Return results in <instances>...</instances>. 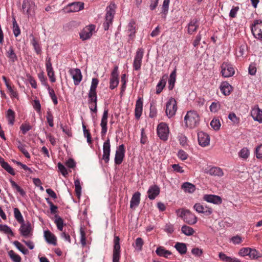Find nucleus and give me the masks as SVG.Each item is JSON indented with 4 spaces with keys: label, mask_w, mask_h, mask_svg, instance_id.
I'll return each instance as SVG.
<instances>
[{
    "label": "nucleus",
    "mask_w": 262,
    "mask_h": 262,
    "mask_svg": "<svg viewBox=\"0 0 262 262\" xmlns=\"http://www.w3.org/2000/svg\"><path fill=\"white\" fill-rule=\"evenodd\" d=\"M178 157L180 159L184 161L188 158V155L184 150L181 149L178 152Z\"/></svg>",
    "instance_id": "69168bd1"
},
{
    "label": "nucleus",
    "mask_w": 262,
    "mask_h": 262,
    "mask_svg": "<svg viewBox=\"0 0 262 262\" xmlns=\"http://www.w3.org/2000/svg\"><path fill=\"white\" fill-rule=\"evenodd\" d=\"M249 150L246 147L242 148L238 152L239 157L244 159H247L249 157Z\"/></svg>",
    "instance_id": "09e8293b"
},
{
    "label": "nucleus",
    "mask_w": 262,
    "mask_h": 262,
    "mask_svg": "<svg viewBox=\"0 0 262 262\" xmlns=\"http://www.w3.org/2000/svg\"><path fill=\"white\" fill-rule=\"evenodd\" d=\"M95 29V26L93 25L85 27L80 33V39L82 40H85L90 38Z\"/></svg>",
    "instance_id": "9d476101"
},
{
    "label": "nucleus",
    "mask_w": 262,
    "mask_h": 262,
    "mask_svg": "<svg viewBox=\"0 0 262 262\" xmlns=\"http://www.w3.org/2000/svg\"><path fill=\"white\" fill-rule=\"evenodd\" d=\"M108 113V109H105L103 112V116H102L101 121L100 125L102 128L101 132V135L102 137L105 136L106 133L107 132V124Z\"/></svg>",
    "instance_id": "f3484780"
},
{
    "label": "nucleus",
    "mask_w": 262,
    "mask_h": 262,
    "mask_svg": "<svg viewBox=\"0 0 262 262\" xmlns=\"http://www.w3.org/2000/svg\"><path fill=\"white\" fill-rule=\"evenodd\" d=\"M249 257L252 259H257L261 257V254L255 249L250 248Z\"/></svg>",
    "instance_id": "3c124183"
},
{
    "label": "nucleus",
    "mask_w": 262,
    "mask_h": 262,
    "mask_svg": "<svg viewBox=\"0 0 262 262\" xmlns=\"http://www.w3.org/2000/svg\"><path fill=\"white\" fill-rule=\"evenodd\" d=\"M184 121L187 127L190 128H193L199 125L200 118L196 112L190 111L187 112L185 116Z\"/></svg>",
    "instance_id": "f257e3e1"
},
{
    "label": "nucleus",
    "mask_w": 262,
    "mask_h": 262,
    "mask_svg": "<svg viewBox=\"0 0 262 262\" xmlns=\"http://www.w3.org/2000/svg\"><path fill=\"white\" fill-rule=\"evenodd\" d=\"M143 99L142 98H139L136 102L135 115L136 118L138 119L140 118L143 111Z\"/></svg>",
    "instance_id": "4be33fe9"
},
{
    "label": "nucleus",
    "mask_w": 262,
    "mask_h": 262,
    "mask_svg": "<svg viewBox=\"0 0 262 262\" xmlns=\"http://www.w3.org/2000/svg\"><path fill=\"white\" fill-rule=\"evenodd\" d=\"M182 188L188 193H193L195 190V186L189 182H185L182 185Z\"/></svg>",
    "instance_id": "c9c22d12"
},
{
    "label": "nucleus",
    "mask_w": 262,
    "mask_h": 262,
    "mask_svg": "<svg viewBox=\"0 0 262 262\" xmlns=\"http://www.w3.org/2000/svg\"><path fill=\"white\" fill-rule=\"evenodd\" d=\"M32 126L28 123H23L20 126V129L24 135H25L27 132L31 129Z\"/></svg>",
    "instance_id": "bf43d9fd"
},
{
    "label": "nucleus",
    "mask_w": 262,
    "mask_h": 262,
    "mask_svg": "<svg viewBox=\"0 0 262 262\" xmlns=\"http://www.w3.org/2000/svg\"><path fill=\"white\" fill-rule=\"evenodd\" d=\"M32 45L34 47V49L37 54H40L41 52V50L39 44L37 42V41L33 39L32 41Z\"/></svg>",
    "instance_id": "0e129e2a"
},
{
    "label": "nucleus",
    "mask_w": 262,
    "mask_h": 262,
    "mask_svg": "<svg viewBox=\"0 0 262 262\" xmlns=\"http://www.w3.org/2000/svg\"><path fill=\"white\" fill-rule=\"evenodd\" d=\"M184 222L189 225H193L197 222V217L188 210L184 220Z\"/></svg>",
    "instance_id": "cd10ccee"
},
{
    "label": "nucleus",
    "mask_w": 262,
    "mask_h": 262,
    "mask_svg": "<svg viewBox=\"0 0 262 262\" xmlns=\"http://www.w3.org/2000/svg\"><path fill=\"white\" fill-rule=\"evenodd\" d=\"M177 108V101L174 98H170L166 105L165 113L168 118H171L175 115Z\"/></svg>",
    "instance_id": "20e7f679"
},
{
    "label": "nucleus",
    "mask_w": 262,
    "mask_h": 262,
    "mask_svg": "<svg viewBox=\"0 0 262 262\" xmlns=\"http://www.w3.org/2000/svg\"><path fill=\"white\" fill-rule=\"evenodd\" d=\"M234 69L231 64L228 62H223L221 66V73L225 77H229L234 74Z\"/></svg>",
    "instance_id": "1a4fd4ad"
},
{
    "label": "nucleus",
    "mask_w": 262,
    "mask_h": 262,
    "mask_svg": "<svg viewBox=\"0 0 262 262\" xmlns=\"http://www.w3.org/2000/svg\"><path fill=\"white\" fill-rule=\"evenodd\" d=\"M44 236L47 243L54 246L57 245V239L56 236L49 230H47L44 232Z\"/></svg>",
    "instance_id": "a878e982"
},
{
    "label": "nucleus",
    "mask_w": 262,
    "mask_h": 262,
    "mask_svg": "<svg viewBox=\"0 0 262 262\" xmlns=\"http://www.w3.org/2000/svg\"><path fill=\"white\" fill-rule=\"evenodd\" d=\"M33 5V3L30 0H24L22 5L23 12L29 14V11Z\"/></svg>",
    "instance_id": "ea45409f"
},
{
    "label": "nucleus",
    "mask_w": 262,
    "mask_h": 262,
    "mask_svg": "<svg viewBox=\"0 0 262 262\" xmlns=\"http://www.w3.org/2000/svg\"><path fill=\"white\" fill-rule=\"evenodd\" d=\"M203 200L216 205H220L222 203V200L220 196L213 194H205L203 196Z\"/></svg>",
    "instance_id": "aec40b11"
},
{
    "label": "nucleus",
    "mask_w": 262,
    "mask_h": 262,
    "mask_svg": "<svg viewBox=\"0 0 262 262\" xmlns=\"http://www.w3.org/2000/svg\"><path fill=\"white\" fill-rule=\"evenodd\" d=\"M144 50L142 48L138 49L136 53L133 62V68L134 70L139 71L140 70Z\"/></svg>",
    "instance_id": "423d86ee"
},
{
    "label": "nucleus",
    "mask_w": 262,
    "mask_h": 262,
    "mask_svg": "<svg viewBox=\"0 0 262 262\" xmlns=\"http://www.w3.org/2000/svg\"><path fill=\"white\" fill-rule=\"evenodd\" d=\"M126 75L125 74H122L121 77V82L122 83V85L121 87V91H120V95H122L123 93L124 92L125 89H126Z\"/></svg>",
    "instance_id": "4d7b16f0"
},
{
    "label": "nucleus",
    "mask_w": 262,
    "mask_h": 262,
    "mask_svg": "<svg viewBox=\"0 0 262 262\" xmlns=\"http://www.w3.org/2000/svg\"><path fill=\"white\" fill-rule=\"evenodd\" d=\"M255 154L257 159H262V144L258 145L255 148Z\"/></svg>",
    "instance_id": "774afa93"
},
{
    "label": "nucleus",
    "mask_w": 262,
    "mask_h": 262,
    "mask_svg": "<svg viewBox=\"0 0 262 262\" xmlns=\"http://www.w3.org/2000/svg\"><path fill=\"white\" fill-rule=\"evenodd\" d=\"M198 140L200 145L202 147L208 146L210 143V137L206 133L201 131L198 133Z\"/></svg>",
    "instance_id": "ddd939ff"
},
{
    "label": "nucleus",
    "mask_w": 262,
    "mask_h": 262,
    "mask_svg": "<svg viewBox=\"0 0 262 262\" xmlns=\"http://www.w3.org/2000/svg\"><path fill=\"white\" fill-rule=\"evenodd\" d=\"M10 182L11 183L12 187L15 189L17 192H19V194L24 196L26 195L25 191L19 186H18L13 180H10Z\"/></svg>",
    "instance_id": "a19ab883"
},
{
    "label": "nucleus",
    "mask_w": 262,
    "mask_h": 262,
    "mask_svg": "<svg viewBox=\"0 0 262 262\" xmlns=\"http://www.w3.org/2000/svg\"><path fill=\"white\" fill-rule=\"evenodd\" d=\"M174 248L181 254H184L187 252L186 245L183 243H177L174 246Z\"/></svg>",
    "instance_id": "4c0bfd02"
},
{
    "label": "nucleus",
    "mask_w": 262,
    "mask_h": 262,
    "mask_svg": "<svg viewBox=\"0 0 262 262\" xmlns=\"http://www.w3.org/2000/svg\"><path fill=\"white\" fill-rule=\"evenodd\" d=\"M157 135L163 141H167L168 138L169 129L167 124L164 122L159 123L157 126Z\"/></svg>",
    "instance_id": "7ed1b4c3"
},
{
    "label": "nucleus",
    "mask_w": 262,
    "mask_h": 262,
    "mask_svg": "<svg viewBox=\"0 0 262 262\" xmlns=\"http://www.w3.org/2000/svg\"><path fill=\"white\" fill-rule=\"evenodd\" d=\"M156 252L159 256H163L167 258L168 256L171 254V252L166 250L164 247L160 246L157 248Z\"/></svg>",
    "instance_id": "473e14b6"
},
{
    "label": "nucleus",
    "mask_w": 262,
    "mask_h": 262,
    "mask_svg": "<svg viewBox=\"0 0 262 262\" xmlns=\"http://www.w3.org/2000/svg\"><path fill=\"white\" fill-rule=\"evenodd\" d=\"M6 56L8 58L9 62L11 63H14L18 60L17 56L15 52L14 49L12 46H10L6 49Z\"/></svg>",
    "instance_id": "dca6fc26"
},
{
    "label": "nucleus",
    "mask_w": 262,
    "mask_h": 262,
    "mask_svg": "<svg viewBox=\"0 0 262 262\" xmlns=\"http://www.w3.org/2000/svg\"><path fill=\"white\" fill-rule=\"evenodd\" d=\"M55 223L56 224L57 229L60 231H62L63 228V219L59 215H55Z\"/></svg>",
    "instance_id": "79ce46f5"
},
{
    "label": "nucleus",
    "mask_w": 262,
    "mask_h": 262,
    "mask_svg": "<svg viewBox=\"0 0 262 262\" xmlns=\"http://www.w3.org/2000/svg\"><path fill=\"white\" fill-rule=\"evenodd\" d=\"M88 97H89L88 103H90V102L97 103V93L89 92Z\"/></svg>",
    "instance_id": "680f3d73"
},
{
    "label": "nucleus",
    "mask_w": 262,
    "mask_h": 262,
    "mask_svg": "<svg viewBox=\"0 0 262 262\" xmlns=\"http://www.w3.org/2000/svg\"><path fill=\"white\" fill-rule=\"evenodd\" d=\"M219 257L224 262H242L239 259L235 257L228 256L223 252L219 253Z\"/></svg>",
    "instance_id": "7c9ffc66"
},
{
    "label": "nucleus",
    "mask_w": 262,
    "mask_h": 262,
    "mask_svg": "<svg viewBox=\"0 0 262 262\" xmlns=\"http://www.w3.org/2000/svg\"><path fill=\"white\" fill-rule=\"evenodd\" d=\"M205 172L213 176L222 177L224 174L222 169L218 167H212L208 169H206Z\"/></svg>",
    "instance_id": "393cba45"
},
{
    "label": "nucleus",
    "mask_w": 262,
    "mask_h": 262,
    "mask_svg": "<svg viewBox=\"0 0 262 262\" xmlns=\"http://www.w3.org/2000/svg\"><path fill=\"white\" fill-rule=\"evenodd\" d=\"M99 83L98 79L93 78L92 80L91 85L89 92L96 93V89Z\"/></svg>",
    "instance_id": "8fccbe9b"
},
{
    "label": "nucleus",
    "mask_w": 262,
    "mask_h": 262,
    "mask_svg": "<svg viewBox=\"0 0 262 262\" xmlns=\"http://www.w3.org/2000/svg\"><path fill=\"white\" fill-rule=\"evenodd\" d=\"M135 22L134 21H132L127 26V31L129 36L128 41L129 42L133 41L135 37V34L136 33V27L135 26Z\"/></svg>",
    "instance_id": "c85d7f7f"
},
{
    "label": "nucleus",
    "mask_w": 262,
    "mask_h": 262,
    "mask_svg": "<svg viewBox=\"0 0 262 262\" xmlns=\"http://www.w3.org/2000/svg\"><path fill=\"white\" fill-rule=\"evenodd\" d=\"M220 108V104L219 102H212L209 107L211 112L216 113Z\"/></svg>",
    "instance_id": "e2e57ef3"
},
{
    "label": "nucleus",
    "mask_w": 262,
    "mask_h": 262,
    "mask_svg": "<svg viewBox=\"0 0 262 262\" xmlns=\"http://www.w3.org/2000/svg\"><path fill=\"white\" fill-rule=\"evenodd\" d=\"M13 244L15 245V246L20 251H21L23 254H26L28 253V250L25 248V247L20 244L18 241H15L13 242Z\"/></svg>",
    "instance_id": "603ef678"
},
{
    "label": "nucleus",
    "mask_w": 262,
    "mask_h": 262,
    "mask_svg": "<svg viewBox=\"0 0 262 262\" xmlns=\"http://www.w3.org/2000/svg\"><path fill=\"white\" fill-rule=\"evenodd\" d=\"M0 231L7 234H10L12 236L14 235L11 228L6 225L0 224Z\"/></svg>",
    "instance_id": "5fc2aeb1"
},
{
    "label": "nucleus",
    "mask_w": 262,
    "mask_h": 262,
    "mask_svg": "<svg viewBox=\"0 0 262 262\" xmlns=\"http://www.w3.org/2000/svg\"><path fill=\"white\" fill-rule=\"evenodd\" d=\"M67 7L70 12H78L83 9L84 4L80 2H74L69 4Z\"/></svg>",
    "instance_id": "b1692460"
},
{
    "label": "nucleus",
    "mask_w": 262,
    "mask_h": 262,
    "mask_svg": "<svg viewBox=\"0 0 262 262\" xmlns=\"http://www.w3.org/2000/svg\"><path fill=\"white\" fill-rule=\"evenodd\" d=\"M47 122L51 127L54 126V117L50 110H48L47 112Z\"/></svg>",
    "instance_id": "13d9d810"
},
{
    "label": "nucleus",
    "mask_w": 262,
    "mask_h": 262,
    "mask_svg": "<svg viewBox=\"0 0 262 262\" xmlns=\"http://www.w3.org/2000/svg\"><path fill=\"white\" fill-rule=\"evenodd\" d=\"M141 193L137 191L135 192L132 196L130 202V207L131 208H135L140 204Z\"/></svg>",
    "instance_id": "bb28decb"
},
{
    "label": "nucleus",
    "mask_w": 262,
    "mask_h": 262,
    "mask_svg": "<svg viewBox=\"0 0 262 262\" xmlns=\"http://www.w3.org/2000/svg\"><path fill=\"white\" fill-rule=\"evenodd\" d=\"M251 115L254 120L259 122H262V110L259 108L257 105L252 108Z\"/></svg>",
    "instance_id": "412c9836"
},
{
    "label": "nucleus",
    "mask_w": 262,
    "mask_h": 262,
    "mask_svg": "<svg viewBox=\"0 0 262 262\" xmlns=\"http://www.w3.org/2000/svg\"><path fill=\"white\" fill-rule=\"evenodd\" d=\"M147 193L148 198L153 200L159 194L160 188L156 185H152L149 188Z\"/></svg>",
    "instance_id": "5701e85b"
},
{
    "label": "nucleus",
    "mask_w": 262,
    "mask_h": 262,
    "mask_svg": "<svg viewBox=\"0 0 262 262\" xmlns=\"http://www.w3.org/2000/svg\"><path fill=\"white\" fill-rule=\"evenodd\" d=\"M182 232L187 236H190L193 235L194 233L193 229L189 226L184 225L182 227Z\"/></svg>",
    "instance_id": "37998d69"
},
{
    "label": "nucleus",
    "mask_w": 262,
    "mask_h": 262,
    "mask_svg": "<svg viewBox=\"0 0 262 262\" xmlns=\"http://www.w3.org/2000/svg\"><path fill=\"white\" fill-rule=\"evenodd\" d=\"M47 89L48 90L49 95L51 98L52 99L53 103L55 105H57L58 103V100L57 97L55 93L54 90L52 88H50V86H48Z\"/></svg>",
    "instance_id": "c03bdc74"
},
{
    "label": "nucleus",
    "mask_w": 262,
    "mask_h": 262,
    "mask_svg": "<svg viewBox=\"0 0 262 262\" xmlns=\"http://www.w3.org/2000/svg\"><path fill=\"white\" fill-rule=\"evenodd\" d=\"M125 150L123 144H121L117 147L114 160L116 165H120L122 163L125 156Z\"/></svg>",
    "instance_id": "6e6552de"
},
{
    "label": "nucleus",
    "mask_w": 262,
    "mask_h": 262,
    "mask_svg": "<svg viewBox=\"0 0 262 262\" xmlns=\"http://www.w3.org/2000/svg\"><path fill=\"white\" fill-rule=\"evenodd\" d=\"M47 202L50 206V209L51 211V213L52 214H56L58 211V207L57 206L55 205L51 201L49 198L46 199Z\"/></svg>",
    "instance_id": "864d4df0"
},
{
    "label": "nucleus",
    "mask_w": 262,
    "mask_h": 262,
    "mask_svg": "<svg viewBox=\"0 0 262 262\" xmlns=\"http://www.w3.org/2000/svg\"><path fill=\"white\" fill-rule=\"evenodd\" d=\"M103 160L105 163H107L110 160V156L111 152V144L110 139L108 138L103 145Z\"/></svg>",
    "instance_id": "2eb2a0df"
},
{
    "label": "nucleus",
    "mask_w": 262,
    "mask_h": 262,
    "mask_svg": "<svg viewBox=\"0 0 262 262\" xmlns=\"http://www.w3.org/2000/svg\"><path fill=\"white\" fill-rule=\"evenodd\" d=\"M6 117L8 120L9 123L13 125L14 123L15 118V113L11 109H9L7 112Z\"/></svg>",
    "instance_id": "58836bf2"
},
{
    "label": "nucleus",
    "mask_w": 262,
    "mask_h": 262,
    "mask_svg": "<svg viewBox=\"0 0 262 262\" xmlns=\"http://www.w3.org/2000/svg\"><path fill=\"white\" fill-rule=\"evenodd\" d=\"M194 209L199 213H203L204 215H210L212 213L211 208L207 206H203L200 203H196L193 206Z\"/></svg>",
    "instance_id": "4468645a"
},
{
    "label": "nucleus",
    "mask_w": 262,
    "mask_h": 262,
    "mask_svg": "<svg viewBox=\"0 0 262 262\" xmlns=\"http://www.w3.org/2000/svg\"><path fill=\"white\" fill-rule=\"evenodd\" d=\"M2 167L5 169L8 173L14 176L15 172L13 168L6 162H5L3 159L0 161Z\"/></svg>",
    "instance_id": "e433bc0d"
},
{
    "label": "nucleus",
    "mask_w": 262,
    "mask_h": 262,
    "mask_svg": "<svg viewBox=\"0 0 262 262\" xmlns=\"http://www.w3.org/2000/svg\"><path fill=\"white\" fill-rule=\"evenodd\" d=\"M75 85H78L81 82L82 78L81 71L79 69H72L70 71Z\"/></svg>",
    "instance_id": "6ab92c4d"
},
{
    "label": "nucleus",
    "mask_w": 262,
    "mask_h": 262,
    "mask_svg": "<svg viewBox=\"0 0 262 262\" xmlns=\"http://www.w3.org/2000/svg\"><path fill=\"white\" fill-rule=\"evenodd\" d=\"M176 80V69H175L170 74L169 79L168 80V89L172 90L174 86Z\"/></svg>",
    "instance_id": "72a5a7b5"
},
{
    "label": "nucleus",
    "mask_w": 262,
    "mask_h": 262,
    "mask_svg": "<svg viewBox=\"0 0 262 262\" xmlns=\"http://www.w3.org/2000/svg\"><path fill=\"white\" fill-rule=\"evenodd\" d=\"M199 27V21L196 18H192L187 25V32L189 35H192L196 32Z\"/></svg>",
    "instance_id": "a211bd4d"
},
{
    "label": "nucleus",
    "mask_w": 262,
    "mask_h": 262,
    "mask_svg": "<svg viewBox=\"0 0 262 262\" xmlns=\"http://www.w3.org/2000/svg\"><path fill=\"white\" fill-rule=\"evenodd\" d=\"M251 31L254 36L258 39H262V21L255 20L251 26Z\"/></svg>",
    "instance_id": "39448f33"
},
{
    "label": "nucleus",
    "mask_w": 262,
    "mask_h": 262,
    "mask_svg": "<svg viewBox=\"0 0 262 262\" xmlns=\"http://www.w3.org/2000/svg\"><path fill=\"white\" fill-rule=\"evenodd\" d=\"M119 237L115 236L114 239V248L113 254V262H119L120 258V246Z\"/></svg>",
    "instance_id": "0eeeda50"
},
{
    "label": "nucleus",
    "mask_w": 262,
    "mask_h": 262,
    "mask_svg": "<svg viewBox=\"0 0 262 262\" xmlns=\"http://www.w3.org/2000/svg\"><path fill=\"white\" fill-rule=\"evenodd\" d=\"M210 125L214 130H219L221 126L220 121L219 119H213L210 122Z\"/></svg>",
    "instance_id": "052dcab7"
},
{
    "label": "nucleus",
    "mask_w": 262,
    "mask_h": 262,
    "mask_svg": "<svg viewBox=\"0 0 262 262\" xmlns=\"http://www.w3.org/2000/svg\"><path fill=\"white\" fill-rule=\"evenodd\" d=\"M250 248H242L238 252V254L243 257L249 256Z\"/></svg>",
    "instance_id": "338daca9"
},
{
    "label": "nucleus",
    "mask_w": 262,
    "mask_h": 262,
    "mask_svg": "<svg viewBox=\"0 0 262 262\" xmlns=\"http://www.w3.org/2000/svg\"><path fill=\"white\" fill-rule=\"evenodd\" d=\"M167 75H164L162 76L158 84L156 86V94H159L163 90L166 83Z\"/></svg>",
    "instance_id": "2f4dec72"
},
{
    "label": "nucleus",
    "mask_w": 262,
    "mask_h": 262,
    "mask_svg": "<svg viewBox=\"0 0 262 262\" xmlns=\"http://www.w3.org/2000/svg\"><path fill=\"white\" fill-rule=\"evenodd\" d=\"M75 184V192L77 196L79 197L81 195V187L80 186V181L76 180L74 182Z\"/></svg>",
    "instance_id": "6e6d98bb"
},
{
    "label": "nucleus",
    "mask_w": 262,
    "mask_h": 262,
    "mask_svg": "<svg viewBox=\"0 0 262 262\" xmlns=\"http://www.w3.org/2000/svg\"><path fill=\"white\" fill-rule=\"evenodd\" d=\"M21 226L19 229L21 235L25 237H30L32 235V231L31 224L29 222L25 224L24 222L20 223Z\"/></svg>",
    "instance_id": "f8f14e48"
},
{
    "label": "nucleus",
    "mask_w": 262,
    "mask_h": 262,
    "mask_svg": "<svg viewBox=\"0 0 262 262\" xmlns=\"http://www.w3.org/2000/svg\"><path fill=\"white\" fill-rule=\"evenodd\" d=\"M115 5L111 4L106 8V13L105 14V20L103 23V27L105 30L109 29L110 25L112 24V21L115 12Z\"/></svg>",
    "instance_id": "f03ea898"
},
{
    "label": "nucleus",
    "mask_w": 262,
    "mask_h": 262,
    "mask_svg": "<svg viewBox=\"0 0 262 262\" xmlns=\"http://www.w3.org/2000/svg\"><path fill=\"white\" fill-rule=\"evenodd\" d=\"M220 89L224 95L228 96L231 93L232 88L228 82L224 81L221 83Z\"/></svg>",
    "instance_id": "c756f323"
},
{
    "label": "nucleus",
    "mask_w": 262,
    "mask_h": 262,
    "mask_svg": "<svg viewBox=\"0 0 262 262\" xmlns=\"http://www.w3.org/2000/svg\"><path fill=\"white\" fill-rule=\"evenodd\" d=\"M14 215L15 219L19 223H23L24 222V218L18 208H15L14 209Z\"/></svg>",
    "instance_id": "a18cd8bd"
},
{
    "label": "nucleus",
    "mask_w": 262,
    "mask_h": 262,
    "mask_svg": "<svg viewBox=\"0 0 262 262\" xmlns=\"http://www.w3.org/2000/svg\"><path fill=\"white\" fill-rule=\"evenodd\" d=\"M8 254L11 259L14 262H20V256L16 253H15L14 251L10 250V251H9Z\"/></svg>",
    "instance_id": "de8ad7c7"
},
{
    "label": "nucleus",
    "mask_w": 262,
    "mask_h": 262,
    "mask_svg": "<svg viewBox=\"0 0 262 262\" xmlns=\"http://www.w3.org/2000/svg\"><path fill=\"white\" fill-rule=\"evenodd\" d=\"M17 146L19 150L24 154L26 158L27 159H29L30 158V156L29 153L26 149V145L23 144L20 141H18L17 142Z\"/></svg>",
    "instance_id": "f704fd0d"
},
{
    "label": "nucleus",
    "mask_w": 262,
    "mask_h": 262,
    "mask_svg": "<svg viewBox=\"0 0 262 262\" xmlns=\"http://www.w3.org/2000/svg\"><path fill=\"white\" fill-rule=\"evenodd\" d=\"M118 70V67L116 66L111 73V78L110 81V88L111 90L114 89L118 85L119 79Z\"/></svg>",
    "instance_id": "9b49d317"
},
{
    "label": "nucleus",
    "mask_w": 262,
    "mask_h": 262,
    "mask_svg": "<svg viewBox=\"0 0 262 262\" xmlns=\"http://www.w3.org/2000/svg\"><path fill=\"white\" fill-rule=\"evenodd\" d=\"M13 32L15 37H17L20 34V29L15 18H13Z\"/></svg>",
    "instance_id": "49530a36"
}]
</instances>
